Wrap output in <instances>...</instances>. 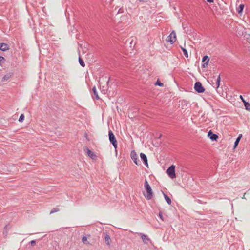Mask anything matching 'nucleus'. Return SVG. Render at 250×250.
Returning <instances> with one entry per match:
<instances>
[{
    "label": "nucleus",
    "mask_w": 250,
    "mask_h": 250,
    "mask_svg": "<svg viewBox=\"0 0 250 250\" xmlns=\"http://www.w3.org/2000/svg\"><path fill=\"white\" fill-rule=\"evenodd\" d=\"M144 187L145 190L146 191V194H144V196L148 200H150L152 198L153 194L152 188L149 185L146 179L145 180Z\"/></svg>",
    "instance_id": "1"
},
{
    "label": "nucleus",
    "mask_w": 250,
    "mask_h": 250,
    "mask_svg": "<svg viewBox=\"0 0 250 250\" xmlns=\"http://www.w3.org/2000/svg\"><path fill=\"white\" fill-rule=\"evenodd\" d=\"M109 139L110 143L113 145L115 149L117 148V142L116 138L111 130L109 131Z\"/></svg>",
    "instance_id": "2"
},
{
    "label": "nucleus",
    "mask_w": 250,
    "mask_h": 250,
    "mask_svg": "<svg viewBox=\"0 0 250 250\" xmlns=\"http://www.w3.org/2000/svg\"><path fill=\"white\" fill-rule=\"evenodd\" d=\"M175 168V166L172 165L167 170V173L168 175L172 179L175 178L176 177Z\"/></svg>",
    "instance_id": "3"
},
{
    "label": "nucleus",
    "mask_w": 250,
    "mask_h": 250,
    "mask_svg": "<svg viewBox=\"0 0 250 250\" xmlns=\"http://www.w3.org/2000/svg\"><path fill=\"white\" fill-rule=\"evenodd\" d=\"M176 40V33L174 31L171 32L169 36L166 39L167 42H169L171 44H173Z\"/></svg>",
    "instance_id": "4"
},
{
    "label": "nucleus",
    "mask_w": 250,
    "mask_h": 250,
    "mask_svg": "<svg viewBox=\"0 0 250 250\" xmlns=\"http://www.w3.org/2000/svg\"><path fill=\"white\" fill-rule=\"evenodd\" d=\"M194 89L198 93H203L205 91V89L202 86V83L200 82H197L194 84Z\"/></svg>",
    "instance_id": "5"
},
{
    "label": "nucleus",
    "mask_w": 250,
    "mask_h": 250,
    "mask_svg": "<svg viewBox=\"0 0 250 250\" xmlns=\"http://www.w3.org/2000/svg\"><path fill=\"white\" fill-rule=\"evenodd\" d=\"M130 156L134 163L137 165H139L138 156L135 151L134 150L132 151L130 153Z\"/></svg>",
    "instance_id": "6"
},
{
    "label": "nucleus",
    "mask_w": 250,
    "mask_h": 250,
    "mask_svg": "<svg viewBox=\"0 0 250 250\" xmlns=\"http://www.w3.org/2000/svg\"><path fill=\"white\" fill-rule=\"evenodd\" d=\"M209 61V58L207 55L204 56L202 59V62L203 63L202 64V67L203 68H206L208 65V62Z\"/></svg>",
    "instance_id": "7"
},
{
    "label": "nucleus",
    "mask_w": 250,
    "mask_h": 250,
    "mask_svg": "<svg viewBox=\"0 0 250 250\" xmlns=\"http://www.w3.org/2000/svg\"><path fill=\"white\" fill-rule=\"evenodd\" d=\"M220 81H221L220 75H219V76H218V77L216 80V82L215 83H212V85H213V87L215 88L216 90H217V89L219 87Z\"/></svg>",
    "instance_id": "8"
},
{
    "label": "nucleus",
    "mask_w": 250,
    "mask_h": 250,
    "mask_svg": "<svg viewBox=\"0 0 250 250\" xmlns=\"http://www.w3.org/2000/svg\"><path fill=\"white\" fill-rule=\"evenodd\" d=\"M208 136L212 141L216 140L218 138V135L217 134H214L211 130L208 132Z\"/></svg>",
    "instance_id": "9"
},
{
    "label": "nucleus",
    "mask_w": 250,
    "mask_h": 250,
    "mask_svg": "<svg viewBox=\"0 0 250 250\" xmlns=\"http://www.w3.org/2000/svg\"><path fill=\"white\" fill-rule=\"evenodd\" d=\"M140 157H141L142 160L143 161L145 166H146L147 167H148V165L147 158L146 156L144 153H140Z\"/></svg>",
    "instance_id": "10"
},
{
    "label": "nucleus",
    "mask_w": 250,
    "mask_h": 250,
    "mask_svg": "<svg viewBox=\"0 0 250 250\" xmlns=\"http://www.w3.org/2000/svg\"><path fill=\"white\" fill-rule=\"evenodd\" d=\"M9 49V46L5 43H0V50L2 51H6Z\"/></svg>",
    "instance_id": "11"
},
{
    "label": "nucleus",
    "mask_w": 250,
    "mask_h": 250,
    "mask_svg": "<svg viewBox=\"0 0 250 250\" xmlns=\"http://www.w3.org/2000/svg\"><path fill=\"white\" fill-rule=\"evenodd\" d=\"M85 150L86 154L89 157L91 158L92 159H94V158L96 157V155L89 148H86Z\"/></svg>",
    "instance_id": "12"
},
{
    "label": "nucleus",
    "mask_w": 250,
    "mask_h": 250,
    "mask_svg": "<svg viewBox=\"0 0 250 250\" xmlns=\"http://www.w3.org/2000/svg\"><path fill=\"white\" fill-rule=\"evenodd\" d=\"M13 75L12 73H8L5 74L2 78V81L4 82L9 80Z\"/></svg>",
    "instance_id": "13"
},
{
    "label": "nucleus",
    "mask_w": 250,
    "mask_h": 250,
    "mask_svg": "<svg viewBox=\"0 0 250 250\" xmlns=\"http://www.w3.org/2000/svg\"><path fill=\"white\" fill-rule=\"evenodd\" d=\"M104 240H105V242L106 244L108 246L110 245L111 240L110 239V237L108 234H106L105 235Z\"/></svg>",
    "instance_id": "14"
},
{
    "label": "nucleus",
    "mask_w": 250,
    "mask_h": 250,
    "mask_svg": "<svg viewBox=\"0 0 250 250\" xmlns=\"http://www.w3.org/2000/svg\"><path fill=\"white\" fill-rule=\"evenodd\" d=\"M242 136V135L240 134L239 135V136L236 138V139L235 141V143H234V146H233L234 148H235L237 146Z\"/></svg>",
    "instance_id": "15"
},
{
    "label": "nucleus",
    "mask_w": 250,
    "mask_h": 250,
    "mask_svg": "<svg viewBox=\"0 0 250 250\" xmlns=\"http://www.w3.org/2000/svg\"><path fill=\"white\" fill-rule=\"evenodd\" d=\"M92 92H93V93L94 94V95L95 96V98L96 100L100 99V97L98 96V92H97V91L96 90V87L95 86L92 88Z\"/></svg>",
    "instance_id": "16"
},
{
    "label": "nucleus",
    "mask_w": 250,
    "mask_h": 250,
    "mask_svg": "<svg viewBox=\"0 0 250 250\" xmlns=\"http://www.w3.org/2000/svg\"><path fill=\"white\" fill-rule=\"evenodd\" d=\"M163 194H164L165 199L166 201L167 202V203L168 205H171V200L170 198L164 192H163Z\"/></svg>",
    "instance_id": "17"
},
{
    "label": "nucleus",
    "mask_w": 250,
    "mask_h": 250,
    "mask_svg": "<svg viewBox=\"0 0 250 250\" xmlns=\"http://www.w3.org/2000/svg\"><path fill=\"white\" fill-rule=\"evenodd\" d=\"M141 237L142 238V239L143 241L145 243H147V241H149V239L148 238V237L146 235H145V234H141Z\"/></svg>",
    "instance_id": "18"
},
{
    "label": "nucleus",
    "mask_w": 250,
    "mask_h": 250,
    "mask_svg": "<svg viewBox=\"0 0 250 250\" xmlns=\"http://www.w3.org/2000/svg\"><path fill=\"white\" fill-rule=\"evenodd\" d=\"M243 103L245 105V109L248 111H250V104L246 101H244Z\"/></svg>",
    "instance_id": "19"
},
{
    "label": "nucleus",
    "mask_w": 250,
    "mask_h": 250,
    "mask_svg": "<svg viewBox=\"0 0 250 250\" xmlns=\"http://www.w3.org/2000/svg\"><path fill=\"white\" fill-rule=\"evenodd\" d=\"M244 7V5L243 4H240L237 9L238 13H241L243 11Z\"/></svg>",
    "instance_id": "20"
},
{
    "label": "nucleus",
    "mask_w": 250,
    "mask_h": 250,
    "mask_svg": "<svg viewBox=\"0 0 250 250\" xmlns=\"http://www.w3.org/2000/svg\"><path fill=\"white\" fill-rule=\"evenodd\" d=\"M79 62L80 64L82 67H84L85 66L84 62L83 61V60L81 58L80 56H79Z\"/></svg>",
    "instance_id": "21"
},
{
    "label": "nucleus",
    "mask_w": 250,
    "mask_h": 250,
    "mask_svg": "<svg viewBox=\"0 0 250 250\" xmlns=\"http://www.w3.org/2000/svg\"><path fill=\"white\" fill-rule=\"evenodd\" d=\"M181 49L183 52V54H184V56L186 58H188V51L187 50V49L183 47H181Z\"/></svg>",
    "instance_id": "22"
},
{
    "label": "nucleus",
    "mask_w": 250,
    "mask_h": 250,
    "mask_svg": "<svg viewBox=\"0 0 250 250\" xmlns=\"http://www.w3.org/2000/svg\"><path fill=\"white\" fill-rule=\"evenodd\" d=\"M82 242L85 244H89V242L87 241L86 236H83L82 239Z\"/></svg>",
    "instance_id": "23"
},
{
    "label": "nucleus",
    "mask_w": 250,
    "mask_h": 250,
    "mask_svg": "<svg viewBox=\"0 0 250 250\" xmlns=\"http://www.w3.org/2000/svg\"><path fill=\"white\" fill-rule=\"evenodd\" d=\"M59 211V208H53L50 211V214H53L55 212H58Z\"/></svg>",
    "instance_id": "24"
},
{
    "label": "nucleus",
    "mask_w": 250,
    "mask_h": 250,
    "mask_svg": "<svg viewBox=\"0 0 250 250\" xmlns=\"http://www.w3.org/2000/svg\"><path fill=\"white\" fill-rule=\"evenodd\" d=\"M24 119V115L23 114H21L19 119V121L20 122H22Z\"/></svg>",
    "instance_id": "25"
},
{
    "label": "nucleus",
    "mask_w": 250,
    "mask_h": 250,
    "mask_svg": "<svg viewBox=\"0 0 250 250\" xmlns=\"http://www.w3.org/2000/svg\"><path fill=\"white\" fill-rule=\"evenodd\" d=\"M156 85H158L160 86H163L164 85V84L160 82L159 80H157L156 83H155Z\"/></svg>",
    "instance_id": "26"
},
{
    "label": "nucleus",
    "mask_w": 250,
    "mask_h": 250,
    "mask_svg": "<svg viewBox=\"0 0 250 250\" xmlns=\"http://www.w3.org/2000/svg\"><path fill=\"white\" fill-rule=\"evenodd\" d=\"M84 137H85V138L87 139V141H89L90 140L88 137V134L87 133H85Z\"/></svg>",
    "instance_id": "27"
},
{
    "label": "nucleus",
    "mask_w": 250,
    "mask_h": 250,
    "mask_svg": "<svg viewBox=\"0 0 250 250\" xmlns=\"http://www.w3.org/2000/svg\"><path fill=\"white\" fill-rule=\"evenodd\" d=\"M30 243L32 246H34L36 244V241L33 240L30 242Z\"/></svg>",
    "instance_id": "28"
},
{
    "label": "nucleus",
    "mask_w": 250,
    "mask_h": 250,
    "mask_svg": "<svg viewBox=\"0 0 250 250\" xmlns=\"http://www.w3.org/2000/svg\"><path fill=\"white\" fill-rule=\"evenodd\" d=\"M159 215L160 218L162 220H164V219H163V217L162 214L161 212H160V213H159Z\"/></svg>",
    "instance_id": "29"
},
{
    "label": "nucleus",
    "mask_w": 250,
    "mask_h": 250,
    "mask_svg": "<svg viewBox=\"0 0 250 250\" xmlns=\"http://www.w3.org/2000/svg\"><path fill=\"white\" fill-rule=\"evenodd\" d=\"M5 60V59L2 56H0V62H1V61H4Z\"/></svg>",
    "instance_id": "30"
},
{
    "label": "nucleus",
    "mask_w": 250,
    "mask_h": 250,
    "mask_svg": "<svg viewBox=\"0 0 250 250\" xmlns=\"http://www.w3.org/2000/svg\"><path fill=\"white\" fill-rule=\"evenodd\" d=\"M240 99L242 100V101H243V102L244 103V101H246L243 98V97H242V96L240 95Z\"/></svg>",
    "instance_id": "31"
},
{
    "label": "nucleus",
    "mask_w": 250,
    "mask_h": 250,
    "mask_svg": "<svg viewBox=\"0 0 250 250\" xmlns=\"http://www.w3.org/2000/svg\"><path fill=\"white\" fill-rule=\"evenodd\" d=\"M123 9L120 8V9L119 10L118 13H123Z\"/></svg>",
    "instance_id": "32"
},
{
    "label": "nucleus",
    "mask_w": 250,
    "mask_h": 250,
    "mask_svg": "<svg viewBox=\"0 0 250 250\" xmlns=\"http://www.w3.org/2000/svg\"><path fill=\"white\" fill-rule=\"evenodd\" d=\"M208 2H213L214 1V0H206Z\"/></svg>",
    "instance_id": "33"
},
{
    "label": "nucleus",
    "mask_w": 250,
    "mask_h": 250,
    "mask_svg": "<svg viewBox=\"0 0 250 250\" xmlns=\"http://www.w3.org/2000/svg\"><path fill=\"white\" fill-rule=\"evenodd\" d=\"M5 229H7V226H6L5 227Z\"/></svg>",
    "instance_id": "34"
}]
</instances>
